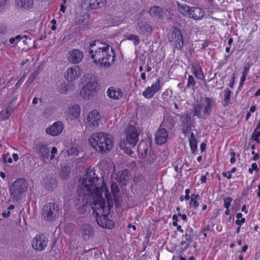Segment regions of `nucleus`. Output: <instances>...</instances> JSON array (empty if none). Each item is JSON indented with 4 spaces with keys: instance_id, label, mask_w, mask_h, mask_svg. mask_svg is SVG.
Instances as JSON below:
<instances>
[{
    "instance_id": "nucleus-1",
    "label": "nucleus",
    "mask_w": 260,
    "mask_h": 260,
    "mask_svg": "<svg viewBox=\"0 0 260 260\" xmlns=\"http://www.w3.org/2000/svg\"><path fill=\"white\" fill-rule=\"evenodd\" d=\"M103 192L104 198L99 202V198H94L92 209L96 214V220L99 226L104 229H112L114 226L112 220L108 218V214L113 207V201L116 205L119 203L120 199V190L117 184L112 182L110 190L106 184H103Z\"/></svg>"
},
{
    "instance_id": "nucleus-2",
    "label": "nucleus",
    "mask_w": 260,
    "mask_h": 260,
    "mask_svg": "<svg viewBox=\"0 0 260 260\" xmlns=\"http://www.w3.org/2000/svg\"><path fill=\"white\" fill-rule=\"evenodd\" d=\"M103 183L106 184L103 180L95 175L93 169L89 168L86 170L82 184L78 189L79 207L77 212L79 214L85 213L89 203L92 207L94 198H99L100 199L99 202L103 201Z\"/></svg>"
},
{
    "instance_id": "nucleus-3",
    "label": "nucleus",
    "mask_w": 260,
    "mask_h": 260,
    "mask_svg": "<svg viewBox=\"0 0 260 260\" xmlns=\"http://www.w3.org/2000/svg\"><path fill=\"white\" fill-rule=\"evenodd\" d=\"M89 56L96 66L109 67L114 61L115 54L108 43L96 40L90 44Z\"/></svg>"
},
{
    "instance_id": "nucleus-4",
    "label": "nucleus",
    "mask_w": 260,
    "mask_h": 260,
    "mask_svg": "<svg viewBox=\"0 0 260 260\" xmlns=\"http://www.w3.org/2000/svg\"><path fill=\"white\" fill-rule=\"evenodd\" d=\"M88 141L91 146L96 151L102 153H108L113 148V137L105 132H97L92 134Z\"/></svg>"
},
{
    "instance_id": "nucleus-5",
    "label": "nucleus",
    "mask_w": 260,
    "mask_h": 260,
    "mask_svg": "<svg viewBox=\"0 0 260 260\" xmlns=\"http://www.w3.org/2000/svg\"><path fill=\"white\" fill-rule=\"evenodd\" d=\"M139 132L137 128L132 125L127 126L125 129V140L120 142V148L128 155L133 153L132 147L136 146L139 141Z\"/></svg>"
},
{
    "instance_id": "nucleus-6",
    "label": "nucleus",
    "mask_w": 260,
    "mask_h": 260,
    "mask_svg": "<svg viewBox=\"0 0 260 260\" xmlns=\"http://www.w3.org/2000/svg\"><path fill=\"white\" fill-rule=\"evenodd\" d=\"M83 83L85 84L80 91V95L85 99H87L95 91L97 85V78L93 74H85L82 78Z\"/></svg>"
},
{
    "instance_id": "nucleus-7",
    "label": "nucleus",
    "mask_w": 260,
    "mask_h": 260,
    "mask_svg": "<svg viewBox=\"0 0 260 260\" xmlns=\"http://www.w3.org/2000/svg\"><path fill=\"white\" fill-rule=\"evenodd\" d=\"M27 185L25 180L22 178L17 179L11 185L9 189L10 193L15 198H19L26 191Z\"/></svg>"
},
{
    "instance_id": "nucleus-8",
    "label": "nucleus",
    "mask_w": 260,
    "mask_h": 260,
    "mask_svg": "<svg viewBox=\"0 0 260 260\" xmlns=\"http://www.w3.org/2000/svg\"><path fill=\"white\" fill-rule=\"evenodd\" d=\"M58 207L54 204L49 203L43 207V216L48 221H52L56 219L58 215Z\"/></svg>"
},
{
    "instance_id": "nucleus-9",
    "label": "nucleus",
    "mask_w": 260,
    "mask_h": 260,
    "mask_svg": "<svg viewBox=\"0 0 260 260\" xmlns=\"http://www.w3.org/2000/svg\"><path fill=\"white\" fill-rule=\"evenodd\" d=\"M101 120V116L98 110H92L86 116V124L88 127L95 128L98 127Z\"/></svg>"
},
{
    "instance_id": "nucleus-10",
    "label": "nucleus",
    "mask_w": 260,
    "mask_h": 260,
    "mask_svg": "<svg viewBox=\"0 0 260 260\" xmlns=\"http://www.w3.org/2000/svg\"><path fill=\"white\" fill-rule=\"evenodd\" d=\"M82 74V71L78 66L68 68L64 73V78L68 81H74L79 78Z\"/></svg>"
},
{
    "instance_id": "nucleus-11",
    "label": "nucleus",
    "mask_w": 260,
    "mask_h": 260,
    "mask_svg": "<svg viewBox=\"0 0 260 260\" xmlns=\"http://www.w3.org/2000/svg\"><path fill=\"white\" fill-rule=\"evenodd\" d=\"M33 248L38 251L44 250L47 245V239L43 234L37 235L31 241Z\"/></svg>"
},
{
    "instance_id": "nucleus-12",
    "label": "nucleus",
    "mask_w": 260,
    "mask_h": 260,
    "mask_svg": "<svg viewBox=\"0 0 260 260\" xmlns=\"http://www.w3.org/2000/svg\"><path fill=\"white\" fill-rule=\"evenodd\" d=\"M83 56V52L76 49L70 50L66 55L67 59L72 64L80 63L82 60Z\"/></svg>"
},
{
    "instance_id": "nucleus-13",
    "label": "nucleus",
    "mask_w": 260,
    "mask_h": 260,
    "mask_svg": "<svg viewBox=\"0 0 260 260\" xmlns=\"http://www.w3.org/2000/svg\"><path fill=\"white\" fill-rule=\"evenodd\" d=\"M161 89L160 81L157 79V81L152 84L151 86H148L143 92V96L147 99H151L155 93L159 92Z\"/></svg>"
},
{
    "instance_id": "nucleus-14",
    "label": "nucleus",
    "mask_w": 260,
    "mask_h": 260,
    "mask_svg": "<svg viewBox=\"0 0 260 260\" xmlns=\"http://www.w3.org/2000/svg\"><path fill=\"white\" fill-rule=\"evenodd\" d=\"M215 106V103L214 101L209 98H206L204 102L202 104V106L199 107H196L195 108V115L199 116L200 115L201 109H203V112L205 114H209L212 110V108Z\"/></svg>"
},
{
    "instance_id": "nucleus-15",
    "label": "nucleus",
    "mask_w": 260,
    "mask_h": 260,
    "mask_svg": "<svg viewBox=\"0 0 260 260\" xmlns=\"http://www.w3.org/2000/svg\"><path fill=\"white\" fill-rule=\"evenodd\" d=\"M107 4V0H83L82 6L87 10L100 9Z\"/></svg>"
},
{
    "instance_id": "nucleus-16",
    "label": "nucleus",
    "mask_w": 260,
    "mask_h": 260,
    "mask_svg": "<svg viewBox=\"0 0 260 260\" xmlns=\"http://www.w3.org/2000/svg\"><path fill=\"white\" fill-rule=\"evenodd\" d=\"M170 42H174L177 48H181L183 46V37L181 30L174 28L169 38Z\"/></svg>"
},
{
    "instance_id": "nucleus-17",
    "label": "nucleus",
    "mask_w": 260,
    "mask_h": 260,
    "mask_svg": "<svg viewBox=\"0 0 260 260\" xmlns=\"http://www.w3.org/2000/svg\"><path fill=\"white\" fill-rule=\"evenodd\" d=\"M63 129V125L60 121L53 123L46 129V133L52 136H56L60 134Z\"/></svg>"
},
{
    "instance_id": "nucleus-18",
    "label": "nucleus",
    "mask_w": 260,
    "mask_h": 260,
    "mask_svg": "<svg viewBox=\"0 0 260 260\" xmlns=\"http://www.w3.org/2000/svg\"><path fill=\"white\" fill-rule=\"evenodd\" d=\"M80 233L83 239L88 240L94 236V230L90 224H83L80 228Z\"/></svg>"
},
{
    "instance_id": "nucleus-19",
    "label": "nucleus",
    "mask_w": 260,
    "mask_h": 260,
    "mask_svg": "<svg viewBox=\"0 0 260 260\" xmlns=\"http://www.w3.org/2000/svg\"><path fill=\"white\" fill-rule=\"evenodd\" d=\"M168 136V132L166 128H159L155 135V142L158 145H162L167 141Z\"/></svg>"
},
{
    "instance_id": "nucleus-20",
    "label": "nucleus",
    "mask_w": 260,
    "mask_h": 260,
    "mask_svg": "<svg viewBox=\"0 0 260 260\" xmlns=\"http://www.w3.org/2000/svg\"><path fill=\"white\" fill-rule=\"evenodd\" d=\"M107 94L108 96L114 100H118L123 96L121 89L115 87H109L107 91Z\"/></svg>"
},
{
    "instance_id": "nucleus-21",
    "label": "nucleus",
    "mask_w": 260,
    "mask_h": 260,
    "mask_svg": "<svg viewBox=\"0 0 260 260\" xmlns=\"http://www.w3.org/2000/svg\"><path fill=\"white\" fill-rule=\"evenodd\" d=\"M81 113V109L79 105L74 104L70 106L68 109V117L71 120L78 118Z\"/></svg>"
},
{
    "instance_id": "nucleus-22",
    "label": "nucleus",
    "mask_w": 260,
    "mask_h": 260,
    "mask_svg": "<svg viewBox=\"0 0 260 260\" xmlns=\"http://www.w3.org/2000/svg\"><path fill=\"white\" fill-rule=\"evenodd\" d=\"M136 19L138 20V26L142 31L147 32H150L151 31L152 28L151 26L149 24L145 23L144 19L142 18V14L141 13L137 15Z\"/></svg>"
},
{
    "instance_id": "nucleus-23",
    "label": "nucleus",
    "mask_w": 260,
    "mask_h": 260,
    "mask_svg": "<svg viewBox=\"0 0 260 260\" xmlns=\"http://www.w3.org/2000/svg\"><path fill=\"white\" fill-rule=\"evenodd\" d=\"M15 5L18 8L28 10L34 7L33 0H16Z\"/></svg>"
},
{
    "instance_id": "nucleus-24",
    "label": "nucleus",
    "mask_w": 260,
    "mask_h": 260,
    "mask_svg": "<svg viewBox=\"0 0 260 260\" xmlns=\"http://www.w3.org/2000/svg\"><path fill=\"white\" fill-rule=\"evenodd\" d=\"M204 11L201 8L199 7H192L191 15L189 18L197 20H201L204 17Z\"/></svg>"
},
{
    "instance_id": "nucleus-25",
    "label": "nucleus",
    "mask_w": 260,
    "mask_h": 260,
    "mask_svg": "<svg viewBox=\"0 0 260 260\" xmlns=\"http://www.w3.org/2000/svg\"><path fill=\"white\" fill-rule=\"evenodd\" d=\"M38 153L44 157L48 158L49 148L47 144L40 143L37 146Z\"/></svg>"
},
{
    "instance_id": "nucleus-26",
    "label": "nucleus",
    "mask_w": 260,
    "mask_h": 260,
    "mask_svg": "<svg viewBox=\"0 0 260 260\" xmlns=\"http://www.w3.org/2000/svg\"><path fill=\"white\" fill-rule=\"evenodd\" d=\"M178 10L184 16L189 18L191 15L192 8L186 4H181L178 3Z\"/></svg>"
},
{
    "instance_id": "nucleus-27",
    "label": "nucleus",
    "mask_w": 260,
    "mask_h": 260,
    "mask_svg": "<svg viewBox=\"0 0 260 260\" xmlns=\"http://www.w3.org/2000/svg\"><path fill=\"white\" fill-rule=\"evenodd\" d=\"M192 74L195 77L200 80L204 79V74L201 67L198 64H193L191 66Z\"/></svg>"
},
{
    "instance_id": "nucleus-28",
    "label": "nucleus",
    "mask_w": 260,
    "mask_h": 260,
    "mask_svg": "<svg viewBox=\"0 0 260 260\" xmlns=\"http://www.w3.org/2000/svg\"><path fill=\"white\" fill-rule=\"evenodd\" d=\"M188 139L190 147V150L193 153L196 151L197 149V140L193 132L190 133V135L188 137Z\"/></svg>"
},
{
    "instance_id": "nucleus-29",
    "label": "nucleus",
    "mask_w": 260,
    "mask_h": 260,
    "mask_svg": "<svg viewBox=\"0 0 260 260\" xmlns=\"http://www.w3.org/2000/svg\"><path fill=\"white\" fill-rule=\"evenodd\" d=\"M129 172L127 170H123L116 174V179L118 181L122 182L128 178Z\"/></svg>"
},
{
    "instance_id": "nucleus-30",
    "label": "nucleus",
    "mask_w": 260,
    "mask_h": 260,
    "mask_svg": "<svg viewBox=\"0 0 260 260\" xmlns=\"http://www.w3.org/2000/svg\"><path fill=\"white\" fill-rule=\"evenodd\" d=\"M149 13L152 16L162 17V10L161 8L157 6L152 7L149 11Z\"/></svg>"
},
{
    "instance_id": "nucleus-31",
    "label": "nucleus",
    "mask_w": 260,
    "mask_h": 260,
    "mask_svg": "<svg viewBox=\"0 0 260 260\" xmlns=\"http://www.w3.org/2000/svg\"><path fill=\"white\" fill-rule=\"evenodd\" d=\"M200 197L198 194H193L190 197V201L189 202V206L191 208L196 209L199 206L198 201Z\"/></svg>"
},
{
    "instance_id": "nucleus-32",
    "label": "nucleus",
    "mask_w": 260,
    "mask_h": 260,
    "mask_svg": "<svg viewBox=\"0 0 260 260\" xmlns=\"http://www.w3.org/2000/svg\"><path fill=\"white\" fill-rule=\"evenodd\" d=\"M232 92L229 88H226L224 91V103L225 105H228L230 101Z\"/></svg>"
},
{
    "instance_id": "nucleus-33",
    "label": "nucleus",
    "mask_w": 260,
    "mask_h": 260,
    "mask_svg": "<svg viewBox=\"0 0 260 260\" xmlns=\"http://www.w3.org/2000/svg\"><path fill=\"white\" fill-rule=\"evenodd\" d=\"M70 172V168L68 167H63L61 168L60 172V176L63 179H66L69 175Z\"/></svg>"
},
{
    "instance_id": "nucleus-34",
    "label": "nucleus",
    "mask_w": 260,
    "mask_h": 260,
    "mask_svg": "<svg viewBox=\"0 0 260 260\" xmlns=\"http://www.w3.org/2000/svg\"><path fill=\"white\" fill-rule=\"evenodd\" d=\"M127 39L133 41L135 46L138 45L140 43V40L138 36L136 35H129L127 37Z\"/></svg>"
},
{
    "instance_id": "nucleus-35",
    "label": "nucleus",
    "mask_w": 260,
    "mask_h": 260,
    "mask_svg": "<svg viewBox=\"0 0 260 260\" xmlns=\"http://www.w3.org/2000/svg\"><path fill=\"white\" fill-rule=\"evenodd\" d=\"M196 81L191 75H189L188 78L187 86L188 88L193 87L196 85Z\"/></svg>"
},
{
    "instance_id": "nucleus-36",
    "label": "nucleus",
    "mask_w": 260,
    "mask_h": 260,
    "mask_svg": "<svg viewBox=\"0 0 260 260\" xmlns=\"http://www.w3.org/2000/svg\"><path fill=\"white\" fill-rule=\"evenodd\" d=\"M72 87V86L70 85L63 84L61 85L59 89L60 92L62 93H68L69 91V89Z\"/></svg>"
},
{
    "instance_id": "nucleus-37",
    "label": "nucleus",
    "mask_w": 260,
    "mask_h": 260,
    "mask_svg": "<svg viewBox=\"0 0 260 260\" xmlns=\"http://www.w3.org/2000/svg\"><path fill=\"white\" fill-rule=\"evenodd\" d=\"M74 228V224L69 223L67 224L64 227L65 232L68 234H70L73 231Z\"/></svg>"
},
{
    "instance_id": "nucleus-38",
    "label": "nucleus",
    "mask_w": 260,
    "mask_h": 260,
    "mask_svg": "<svg viewBox=\"0 0 260 260\" xmlns=\"http://www.w3.org/2000/svg\"><path fill=\"white\" fill-rule=\"evenodd\" d=\"M191 129V124L190 123L187 122L184 123L182 126V132L184 134H186Z\"/></svg>"
},
{
    "instance_id": "nucleus-39",
    "label": "nucleus",
    "mask_w": 260,
    "mask_h": 260,
    "mask_svg": "<svg viewBox=\"0 0 260 260\" xmlns=\"http://www.w3.org/2000/svg\"><path fill=\"white\" fill-rule=\"evenodd\" d=\"M233 199L231 197H226L223 199L224 202V207L226 209H229L230 207L231 202H232Z\"/></svg>"
},
{
    "instance_id": "nucleus-40",
    "label": "nucleus",
    "mask_w": 260,
    "mask_h": 260,
    "mask_svg": "<svg viewBox=\"0 0 260 260\" xmlns=\"http://www.w3.org/2000/svg\"><path fill=\"white\" fill-rule=\"evenodd\" d=\"M259 137H260V131L255 128L252 134V137L255 141H257Z\"/></svg>"
},
{
    "instance_id": "nucleus-41",
    "label": "nucleus",
    "mask_w": 260,
    "mask_h": 260,
    "mask_svg": "<svg viewBox=\"0 0 260 260\" xmlns=\"http://www.w3.org/2000/svg\"><path fill=\"white\" fill-rule=\"evenodd\" d=\"M10 117L9 115L6 112L5 110H2L0 112V119L1 120L7 119Z\"/></svg>"
},
{
    "instance_id": "nucleus-42",
    "label": "nucleus",
    "mask_w": 260,
    "mask_h": 260,
    "mask_svg": "<svg viewBox=\"0 0 260 260\" xmlns=\"http://www.w3.org/2000/svg\"><path fill=\"white\" fill-rule=\"evenodd\" d=\"M14 108L13 106L12 105H11V104H10L9 105V106H8V107L6 108V110H5V111H6V112L8 114V115H9V116H10V115L12 114V113L14 111Z\"/></svg>"
},
{
    "instance_id": "nucleus-43",
    "label": "nucleus",
    "mask_w": 260,
    "mask_h": 260,
    "mask_svg": "<svg viewBox=\"0 0 260 260\" xmlns=\"http://www.w3.org/2000/svg\"><path fill=\"white\" fill-rule=\"evenodd\" d=\"M51 156H50V160H52L54 159L55 155L57 153V149L55 147H53L51 150Z\"/></svg>"
},
{
    "instance_id": "nucleus-44",
    "label": "nucleus",
    "mask_w": 260,
    "mask_h": 260,
    "mask_svg": "<svg viewBox=\"0 0 260 260\" xmlns=\"http://www.w3.org/2000/svg\"><path fill=\"white\" fill-rule=\"evenodd\" d=\"M69 154L71 155H78V151L76 147H72L68 150Z\"/></svg>"
},
{
    "instance_id": "nucleus-45",
    "label": "nucleus",
    "mask_w": 260,
    "mask_h": 260,
    "mask_svg": "<svg viewBox=\"0 0 260 260\" xmlns=\"http://www.w3.org/2000/svg\"><path fill=\"white\" fill-rule=\"evenodd\" d=\"M3 159L4 161H5V162H8L10 164L12 162V158H11L7 154H3Z\"/></svg>"
},
{
    "instance_id": "nucleus-46",
    "label": "nucleus",
    "mask_w": 260,
    "mask_h": 260,
    "mask_svg": "<svg viewBox=\"0 0 260 260\" xmlns=\"http://www.w3.org/2000/svg\"><path fill=\"white\" fill-rule=\"evenodd\" d=\"M257 170H258V169H257V164L256 163H253L251 165V167L249 169L248 171L250 174H252L253 171H257Z\"/></svg>"
},
{
    "instance_id": "nucleus-47",
    "label": "nucleus",
    "mask_w": 260,
    "mask_h": 260,
    "mask_svg": "<svg viewBox=\"0 0 260 260\" xmlns=\"http://www.w3.org/2000/svg\"><path fill=\"white\" fill-rule=\"evenodd\" d=\"M245 222V218H241L238 219H237L236 220V224L238 225L239 226H241L243 223H244Z\"/></svg>"
},
{
    "instance_id": "nucleus-48",
    "label": "nucleus",
    "mask_w": 260,
    "mask_h": 260,
    "mask_svg": "<svg viewBox=\"0 0 260 260\" xmlns=\"http://www.w3.org/2000/svg\"><path fill=\"white\" fill-rule=\"evenodd\" d=\"M230 155L231 156L230 159V162L231 164H234L236 162V159L235 158L236 156V153L234 151H232L230 153Z\"/></svg>"
},
{
    "instance_id": "nucleus-49",
    "label": "nucleus",
    "mask_w": 260,
    "mask_h": 260,
    "mask_svg": "<svg viewBox=\"0 0 260 260\" xmlns=\"http://www.w3.org/2000/svg\"><path fill=\"white\" fill-rule=\"evenodd\" d=\"M36 76H37V74H32V75H31V76L27 79V82L29 83H32L34 81V80L35 79Z\"/></svg>"
},
{
    "instance_id": "nucleus-50",
    "label": "nucleus",
    "mask_w": 260,
    "mask_h": 260,
    "mask_svg": "<svg viewBox=\"0 0 260 260\" xmlns=\"http://www.w3.org/2000/svg\"><path fill=\"white\" fill-rule=\"evenodd\" d=\"M189 193H190V190L189 189H186L185 190V197H184V199L185 200H189V199H190V196H189Z\"/></svg>"
},
{
    "instance_id": "nucleus-51",
    "label": "nucleus",
    "mask_w": 260,
    "mask_h": 260,
    "mask_svg": "<svg viewBox=\"0 0 260 260\" xmlns=\"http://www.w3.org/2000/svg\"><path fill=\"white\" fill-rule=\"evenodd\" d=\"M177 220H178V217H177V215H174L173 216V226H177V225H178Z\"/></svg>"
},
{
    "instance_id": "nucleus-52",
    "label": "nucleus",
    "mask_w": 260,
    "mask_h": 260,
    "mask_svg": "<svg viewBox=\"0 0 260 260\" xmlns=\"http://www.w3.org/2000/svg\"><path fill=\"white\" fill-rule=\"evenodd\" d=\"M222 175L228 179H231L232 178V174H231V173H229V172H223Z\"/></svg>"
},
{
    "instance_id": "nucleus-53",
    "label": "nucleus",
    "mask_w": 260,
    "mask_h": 260,
    "mask_svg": "<svg viewBox=\"0 0 260 260\" xmlns=\"http://www.w3.org/2000/svg\"><path fill=\"white\" fill-rule=\"evenodd\" d=\"M10 211L7 209L3 213V216L4 217H8L10 216Z\"/></svg>"
},
{
    "instance_id": "nucleus-54",
    "label": "nucleus",
    "mask_w": 260,
    "mask_h": 260,
    "mask_svg": "<svg viewBox=\"0 0 260 260\" xmlns=\"http://www.w3.org/2000/svg\"><path fill=\"white\" fill-rule=\"evenodd\" d=\"M12 157L15 161H17L19 159L18 155L16 153H13L12 155Z\"/></svg>"
},
{
    "instance_id": "nucleus-55",
    "label": "nucleus",
    "mask_w": 260,
    "mask_h": 260,
    "mask_svg": "<svg viewBox=\"0 0 260 260\" xmlns=\"http://www.w3.org/2000/svg\"><path fill=\"white\" fill-rule=\"evenodd\" d=\"M206 180H207L206 176V175L202 176L201 178V182L203 183H206Z\"/></svg>"
},
{
    "instance_id": "nucleus-56",
    "label": "nucleus",
    "mask_w": 260,
    "mask_h": 260,
    "mask_svg": "<svg viewBox=\"0 0 260 260\" xmlns=\"http://www.w3.org/2000/svg\"><path fill=\"white\" fill-rule=\"evenodd\" d=\"M246 78V76H244L243 75L242 76V77H241V79H240V85L241 86L243 85V83L245 81Z\"/></svg>"
},
{
    "instance_id": "nucleus-57",
    "label": "nucleus",
    "mask_w": 260,
    "mask_h": 260,
    "mask_svg": "<svg viewBox=\"0 0 260 260\" xmlns=\"http://www.w3.org/2000/svg\"><path fill=\"white\" fill-rule=\"evenodd\" d=\"M241 210L242 212H244L245 214L248 213V210L246 209V206L245 205H243L241 208Z\"/></svg>"
},
{
    "instance_id": "nucleus-58",
    "label": "nucleus",
    "mask_w": 260,
    "mask_h": 260,
    "mask_svg": "<svg viewBox=\"0 0 260 260\" xmlns=\"http://www.w3.org/2000/svg\"><path fill=\"white\" fill-rule=\"evenodd\" d=\"M7 0H0V8L4 6L6 3Z\"/></svg>"
},
{
    "instance_id": "nucleus-59",
    "label": "nucleus",
    "mask_w": 260,
    "mask_h": 260,
    "mask_svg": "<svg viewBox=\"0 0 260 260\" xmlns=\"http://www.w3.org/2000/svg\"><path fill=\"white\" fill-rule=\"evenodd\" d=\"M248 73V69H247L246 68H245L242 75L247 77Z\"/></svg>"
},
{
    "instance_id": "nucleus-60",
    "label": "nucleus",
    "mask_w": 260,
    "mask_h": 260,
    "mask_svg": "<svg viewBox=\"0 0 260 260\" xmlns=\"http://www.w3.org/2000/svg\"><path fill=\"white\" fill-rule=\"evenodd\" d=\"M205 148H206V144L204 143H202L201 145V147H200L201 151H204L205 149Z\"/></svg>"
},
{
    "instance_id": "nucleus-61",
    "label": "nucleus",
    "mask_w": 260,
    "mask_h": 260,
    "mask_svg": "<svg viewBox=\"0 0 260 260\" xmlns=\"http://www.w3.org/2000/svg\"><path fill=\"white\" fill-rule=\"evenodd\" d=\"M256 108L255 106H252L250 107L249 109V112L253 113L255 111Z\"/></svg>"
},
{
    "instance_id": "nucleus-62",
    "label": "nucleus",
    "mask_w": 260,
    "mask_h": 260,
    "mask_svg": "<svg viewBox=\"0 0 260 260\" xmlns=\"http://www.w3.org/2000/svg\"><path fill=\"white\" fill-rule=\"evenodd\" d=\"M66 7L63 5V4H61V6H60V11H62L63 13H64L66 11Z\"/></svg>"
},
{
    "instance_id": "nucleus-63",
    "label": "nucleus",
    "mask_w": 260,
    "mask_h": 260,
    "mask_svg": "<svg viewBox=\"0 0 260 260\" xmlns=\"http://www.w3.org/2000/svg\"><path fill=\"white\" fill-rule=\"evenodd\" d=\"M38 103V99L37 98H34L32 100V103L34 105H36Z\"/></svg>"
},
{
    "instance_id": "nucleus-64",
    "label": "nucleus",
    "mask_w": 260,
    "mask_h": 260,
    "mask_svg": "<svg viewBox=\"0 0 260 260\" xmlns=\"http://www.w3.org/2000/svg\"><path fill=\"white\" fill-rule=\"evenodd\" d=\"M177 226V230L178 231H179L180 232H181L182 233H183V230L182 229V228L180 225H177V226Z\"/></svg>"
}]
</instances>
